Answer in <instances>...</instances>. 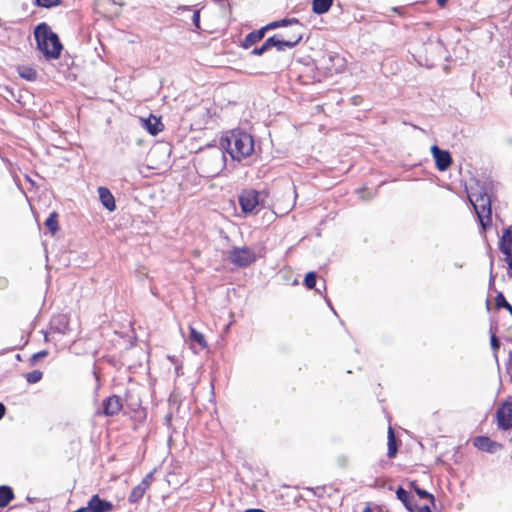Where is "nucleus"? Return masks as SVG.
Returning <instances> with one entry per match:
<instances>
[{
	"mask_svg": "<svg viewBox=\"0 0 512 512\" xmlns=\"http://www.w3.org/2000/svg\"><path fill=\"white\" fill-rule=\"evenodd\" d=\"M158 152H160L164 158H168L170 155V148L167 145H160L152 147L148 153V157L153 158Z\"/></svg>",
	"mask_w": 512,
	"mask_h": 512,
	"instance_id": "nucleus-28",
	"label": "nucleus"
},
{
	"mask_svg": "<svg viewBox=\"0 0 512 512\" xmlns=\"http://www.w3.org/2000/svg\"><path fill=\"white\" fill-rule=\"evenodd\" d=\"M50 330L55 333L66 335L70 332L69 319L65 314H58L50 320Z\"/></svg>",
	"mask_w": 512,
	"mask_h": 512,
	"instance_id": "nucleus-13",
	"label": "nucleus"
},
{
	"mask_svg": "<svg viewBox=\"0 0 512 512\" xmlns=\"http://www.w3.org/2000/svg\"><path fill=\"white\" fill-rule=\"evenodd\" d=\"M98 195L102 205L109 211L116 209L115 199L110 190L106 187L98 188Z\"/></svg>",
	"mask_w": 512,
	"mask_h": 512,
	"instance_id": "nucleus-16",
	"label": "nucleus"
},
{
	"mask_svg": "<svg viewBox=\"0 0 512 512\" xmlns=\"http://www.w3.org/2000/svg\"><path fill=\"white\" fill-rule=\"evenodd\" d=\"M499 249L505 255V260L512 257V230L505 228L499 241Z\"/></svg>",
	"mask_w": 512,
	"mask_h": 512,
	"instance_id": "nucleus-14",
	"label": "nucleus"
},
{
	"mask_svg": "<svg viewBox=\"0 0 512 512\" xmlns=\"http://www.w3.org/2000/svg\"><path fill=\"white\" fill-rule=\"evenodd\" d=\"M417 512H431V509L428 505H424L422 507H419Z\"/></svg>",
	"mask_w": 512,
	"mask_h": 512,
	"instance_id": "nucleus-41",
	"label": "nucleus"
},
{
	"mask_svg": "<svg viewBox=\"0 0 512 512\" xmlns=\"http://www.w3.org/2000/svg\"><path fill=\"white\" fill-rule=\"evenodd\" d=\"M149 136L155 137L161 130H146Z\"/></svg>",
	"mask_w": 512,
	"mask_h": 512,
	"instance_id": "nucleus-43",
	"label": "nucleus"
},
{
	"mask_svg": "<svg viewBox=\"0 0 512 512\" xmlns=\"http://www.w3.org/2000/svg\"><path fill=\"white\" fill-rule=\"evenodd\" d=\"M277 22H283L280 27H289L287 30L277 33V35L285 41H292L293 47H295L303 38L302 24L296 18L278 20Z\"/></svg>",
	"mask_w": 512,
	"mask_h": 512,
	"instance_id": "nucleus-6",
	"label": "nucleus"
},
{
	"mask_svg": "<svg viewBox=\"0 0 512 512\" xmlns=\"http://www.w3.org/2000/svg\"><path fill=\"white\" fill-rule=\"evenodd\" d=\"M496 442L486 436H479L474 439V446L482 451L493 452Z\"/></svg>",
	"mask_w": 512,
	"mask_h": 512,
	"instance_id": "nucleus-17",
	"label": "nucleus"
},
{
	"mask_svg": "<svg viewBox=\"0 0 512 512\" xmlns=\"http://www.w3.org/2000/svg\"><path fill=\"white\" fill-rule=\"evenodd\" d=\"M141 121L144 128H159L160 125L163 126L161 118L154 115H150L147 119H141Z\"/></svg>",
	"mask_w": 512,
	"mask_h": 512,
	"instance_id": "nucleus-27",
	"label": "nucleus"
},
{
	"mask_svg": "<svg viewBox=\"0 0 512 512\" xmlns=\"http://www.w3.org/2000/svg\"><path fill=\"white\" fill-rule=\"evenodd\" d=\"M228 258L234 265L246 267L256 260V254L248 247H235L229 252Z\"/></svg>",
	"mask_w": 512,
	"mask_h": 512,
	"instance_id": "nucleus-7",
	"label": "nucleus"
},
{
	"mask_svg": "<svg viewBox=\"0 0 512 512\" xmlns=\"http://www.w3.org/2000/svg\"><path fill=\"white\" fill-rule=\"evenodd\" d=\"M19 75L26 80L33 81L37 78V72L35 69L29 66H23L18 69Z\"/></svg>",
	"mask_w": 512,
	"mask_h": 512,
	"instance_id": "nucleus-25",
	"label": "nucleus"
},
{
	"mask_svg": "<svg viewBox=\"0 0 512 512\" xmlns=\"http://www.w3.org/2000/svg\"><path fill=\"white\" fill-rule=\"evenodd\" d=\"M35 2L38 6L51 8L60 5L61 0H35Z\"/></svg>",
	"mask_w": 512,
	"mask_h": 512,
	"instance_id": "nucleus-32",
	"label": "nucleus"
},
{
	"mask_svg": "<svg viewBox=\"0 0 512 512\" xmlns=\"http://www.w3.org/2000/svg\"><path fill=\"white\" fill-rule=\"evenodd\" d=\"M496 307L506 309L512 316V305L508 303L502 292H498L495 297Z\"/></svg>",
	"mask_w": 512,
	"mask_h": 512,
	"instance_id": "nucleus-26",
	"label": "nucleus"
},
{
	"mask_svg": "<svg viewBox=\"0 0 512 512\" xmlns=\"http://www.w3.org/2000/svg\"><path fill=\"white\" fill-rule=\"evenodd\" d=\"M275 48L278 51H284L286 48L291 49V48H293V42L292 41H285L283 38L279 37L276 34Z\"/></svg>",
	"mask_w": 512,
	"mask_h": 512,
	"instance_id": "nucleus-29",
	"label": "nucleus"
},
{
	"mask_svg": "<svg viewBox=\"0 0 512 512\" xmlns=\"http://www.w3.org/2000/svg\"><path fill=\"white\" fill-rule=\"evenodd\" d=\"M193 24L197 29H200V11L194 10L193 17H192Z\"/></svg>",
	"mask_w": 512,
	"mask_h": 512,
	"instance_id": "nucleus-37",
	"label": "nucleus"
},
{
	"mask_svg": "<svg viewBox=\"0 0 512 512\" xmlns=\"http://www.w3.org/2000/svg\"><path fill=\"white\" fill-rule=\"evenodd\" d=\"M102 406L105 416H115L121 411L123 404L119 396L112 395L103 400Z\"/></svg>",
	"mask_w": 512,
	"mask_h": 512,
	"instance_id": "nucleus-12",
	"label": "nucleus"
},
{
	"mask_svg": "<svg viewBox=\"0 0 512 512\" xmlns=\"http://www.w3.org/2000/svg\"><path fill=\"white\" fill-rule=\"evenodd\" d=\"M25 377L28 383L34 384L42 379L43 373L39 370H33L27 373Z\"/></svg>",
	"mask_w": 512,
	"mask_h": 512,
	"instance_id": "nucleus-30",
	"label": "nucleus"
},
{
	"mask_svg": "<svg viewBox=\"0 0 512 512\" xmlns=\"http://www.w3.org/2000/svg\"><path fill=\"white\" fill-rule=\"evenodd\" d=\"M227 151L234 160H241L249 156L254 150L253 138L246 131H239L227 139Z\"/></svg>",
	"mask_w": 512,
	"mask_h": 512,
	"instance_id": "nucleus-3",
	"label": "nucleus"
},
{
	"mask_svg": "<svg viewBox=\"0 0 512 512\" xmlns=\"http://www.w3.org/2000/svg\"><path fill=\"white\" fill-rule=\"evenodd\" d=\"M6 407L3 403H0V419L5 415Z\"/></svg>",
	"mask_w": 512,
	"mask_h": 512,
	"instance_id": "nucleus-42",
	"label": "nucleus"
},
{
	"mask_svg": "<svg viewBox=\"0 0 512 512\" xmlns=\"http://www.w3.org/2000/svg\"><path fill=\"white\" fill-rule=\"evenodd\" d=\"M397 498L404 504V506L410 511L413 512V507L411 505V495L402 487H399L396 491Z\"/></svg>",
	"mask_w": 512,
	"mask_h": 512,
	"instance_id": "nucleus-22",
	"label": "nucleus"
},
{
	"mask_svg": "<svg viewBox=\"0 0 512 512\" xmlns=\"http://www.w3.org/2000/svg\"><path fill=\"white\" fill-rule=\"evenodd\" d=\"M317 275L315 272H309L305 276L304 284L308 289H313L316 285Z\"/></svg>",
	"mask_w": 512,
	"mask_h": 512,
	"instance_id": "nucleus-31",
	"label": "nucleus"
},
{
	"mask_svg": "<svg viewBox=\"0 0 512 512\" xmlns=\"http://www.w3.org/2000/svg\"><path fill=\"white\" fill-rule=\"evenodd\" d=\"M370 511H371V510H370V508H369V507H367V508H365V509H364V511H363V512H370Z\"/></svg>",
	"mask_w": 512,
	"mask_h": 512,
	"instance_id": "nucleus-46",
	"label": "nucleus"
},
{
	"mask_svg": "<svg viewBox=\"0 0 512 512\" xmlns=\"http://www.w3.org/2000/svg\"><path fill=\"white\" fill-rule=\"evenodd\" d=\"M88 505L92 512H109L113 509V504L110 501L101 499L97 494L89 499Z\"/></svg>",
	"mask_w": 512,
	"mask_h": 512,
	"instance_id": "nucleus-15",
	"label": "nucleus"
},
{
	"mask_svg": "<svg viewBox=\"0 0 512 512\" xmlns=\"http://www.w3.org/2000/svg\"><path fill=\"white\" fill-rule=\"evenodd\" d=\"M334 0H313L312 11L315 14H324L329 11Z\"/></svg>",
	"mask_w": 512,
	"mask_h": 512,
	"instance_id": "nucleus-18",
	"label": "nucleus"
},
{
	"mask_svg": "<svg viewBox=\"0 0 512 512\" xmlns=\"http://www.w3.org/2000/svg\"><path fill=\"white\" fill-rule=\"evenodd\" d=\"M499 428L509 430L512 428V402H504L496 412Z\"/></svg>",
	"mask_w": 512,
	"mask_h": 512,
	"instance_id": "nucleus-10",
	"label": "nucleus"
},
{
	"mask_svg": "<svg viewBox=\"0 0 512 512\" xmlns=\"http://www.w3.org/2000/svg\"><path fill=\"white\" fill-rule=\"evenodd\" d=\"M282 23L283 22H270L261 29L248 33L241 42V47L244 49L252 47L264 38L266 31L279 28Z\"/></svg>",
	"mask_w": 512,
	"mask_h": 512,
	"instance_id": "nucleus-8",
	"label": "nucleus"
},
{
	"mask_svg": "<svg viewBox=\"0 0 512 512\" xmlns=\"http://www.w3.org/2000/svg\"><path fill=\"white\" fill-rule=\"evenodd\" d=\"M47 355H48V352H47L46 350H42V351H40V352H38V353L33 354V355H32V358H31L32 363H34V362H35L37 359H39V358H44V357H46Z\"/></svg>",
	"mask_w": 512,
	"mask_h": 512,
	"instance_id": "nucleus-39",
	"label": "nucleus"
},
{
	"mask_svg": "<svg viewBox=\"0 0 512 512\" xmlns=\"http://www.w3.org/2000/svg\"><path fill=\"white\" fill-rule=\"evenodd\" d=\"M94 11L104 18L112 19L119 14L120 6L115 0H95Z\"/></svg>",
	"mask_w": 512,
	"mask_h": 512,
	"instance_id": "nucleus-9",
	"label": "nucleus"
},
{
	"mask_svg": "<svg viewBox=\"0 0 512 512\" xmlns=\"http://www.w3.org/2000/svg\"><path fill=\"white\" fill-rule=\"evenodd\" d=\"M275 43H276V34L267 38L263 45L265 48H267L268 50L271 48V47H275Z\"/></svg>",
	"mask_w": 512,
	"mask_h": 512,
	"instance_id": "nucleus-35",
	"label": "nucleus"
},
{
	"mask_svg": "<svg viewBox=\"0 0 512 512\" xmlns=\"http://www.w3.org/2000/svg\"><path fill=\"white\" fill-rule=\"evenodd\" d=\"M189 339L192 343L198 344L202 349H205L207 347V342L205 340L204 335L201 332H198L192 326L189 327Z\"/></svg>",
	"mask_w": 512,
	"mask_h": 512,
	"instance_id": "nucleus-19",
	"label": "nucleus"
},
{
	"mask_svg": "<svg viewBox=\"0 0 512 512\" xmlns=\"http://www.w3.org/2000/svg\"><path fill=\"white\" fill-rule=\"evenodd\" d=\"M316 291H317L318 293H321V289H320V288H317V289H316Z\"/></svg>",
	"mask_w": 512,
	"mask_h": 512,
	"instance_id": "nucleus-47",
	"label": "nucleus"
},
{
	"mask_svg": "<svg viewBox=\"0 0 512 512\" xmlns=\"http://www.w3.org/2000/svg\"><path fill=\"white\" fill-rule=\"evenodd\" d=\"M13 498L14 493L9 486H0V508L7 506Z\"/></svg>",
	"mask_w": 512,
	"mask_h": 512,
	"instance_id": "nucleus-20",
	"label": "nucleus"
},
{
	"mask_svg": "<svg viewBox=\"0 0 512 512\" xmlns=\"http://www.w3.org/2000/svg\"><path fill=\"white\" fill-rule=\"evenodd\" d=\"M38 48L46 58L56 59L60 56L62 44L58 36L46 23H40L34 31Z\"/></svg>",
	"mask_w": 512,
	"mask_h": 512,
	"instance_id": "nucleus-2",
	"label": "nucleus"
},
{
	"mask_svg": "<svg viewBox=\"0 0 512 512\" xmlns=\"http://www.w3.org/2000/svg\"><path fill=\"white\" fill-rule=\"evenodd\" d=\"M431 153L439 171H446L451 166L452 157L448 151L440 149L437 145H433L431 147Z\"/></svg>",
	"mask_w": 512,
	"mask_h": 512,
	"instance_id": "nucleus-11",
	"label": "nucleus"
},
{
	"mask_svg": "<svg viewBox=\"0 0 512 512\" xmlns=\"http://www.w3.org/2000/svg\"><path fill=\"white\" fill-rule=\"evenodd\" d=\"M396 453H397V444H396L395 435H394L393 429L391 427H389L387 456L389 458H393V457H395Z\"/></svg>",
	"mask_w": 512,
	"mask_h": 512,
	"instance_id": "nucleus-23",
	"label": "nucleus"
},
{
	"mask_svg": "<svg viewBox=\"0 0 512 512\" xmlns=\"http://www.w3.org/2000/svg\"><path fill=\"white\" fill-rule=\"evenodd\" d=\"M468 199L474 208L482 229L485 231L492 224L491 197L488 194V188L476 184L475 187H471Z\"/></svg>",
	"mask_w": 512,
	"mask_h": 512,
	"instance_id": "nucleus-1",
	"label": "nucleus"
},
{
	"mask_svg": "<svg viewBox=\"0 0 512 512\" xmlns=\"http://www.w3.org/2000/svg\"><path fill=\"white\" fill-rule=\"evenodd\" d=\"M439 7L443 8L446 6L448 0H436Z\"/></svg>",
	"mask_w": 512,
	"mask_h": 512,
	"instance_id": "nucleus-44",
	"label": "nucleus"
},
{
	"mask_svg": "<svg viewBox=\"0 0 512 512\" xmlns=\"http://www.w3.org/2000/svg\"><path fill=\"white\" fill-rule=\"evenodd\" d=\"M490 343L492 349L496 352L500 347V341L494 333L491 335Z\"/></svg>",
	"mask_w": 512,
	"mask_h": 512,
	"instance_id": "nucleus-36",
	"label": "nucleus"
},
{
	"mask_svg": "<svg viewBox=\"0 0 512 512\" xmlns=\"http://www.w3.org/2000/svg\"><path fill=\"white\" fill-rule=\"evenodd\" d=\"M46 227L54 235L58 231V214L56 212L50 213L45 221Z\"/></svg>",
	"mask_w": 512,
	"mask_h": 512,
	"instance_id": "nucleus-24",
	"label": "nucleus"
},
{
	"mask_svg": "<svg viewBox=\"0 0 512 512\" xmlns=\"http://www.w3.org/2000/svg\"><path fill=\"white\" fill-rule=\"evenodd\" d=\"M505 261H506V262H507V264H508V268H509V270L511 271V276H512V257H511V258H509V259H507V260H505Z\"/></svg>",
	"mask_w": 512,
	"mask_h": 512,
	"instance_id": "nucleus-45",
	"label": "nucleus"
},
{
	"mask_svg": "<svg viewBox=\"0 0 512 512\" xmlns=\"http://www.w3.org/2000/svg\"><path fill=\"white\" fill-rule=\"evenodd\" d=\"M153 481V472L148 473L140 482L142 485H144L147 489L150 487L151 483Z\"/></svg>",
	"mask_w": 512,
	"mask_h": 512,
	"instance_id": "nucleus-34",
	"label": "nucleus"
},
{
	"mask_svg": "<svg viewBox=\"0 0 512 512\" xmlns=\"http://www.w3.org/2000/svg\"><path fill=\"white\" fill-rule=\"evenodd\" d=\"M225 166V153L216 149L212 153L202 156L198 161V171L202 176L213 178L219 175Z\"/></svg>",
	"mask_w": 512,
	"mask_h": 512,
	"instance_id": "nucleus-4",
	"label": "nucleus"
},
{
	"mask_svg": "<svg viewBox=\"0 0 512 512\" xmlns=\"http://www.w3.org/2000/svg\"><path fill=\"white\" fill-rule=\"evenodd\" d=\"M492 269H493V260H491L490 262V285H492L494 283V275L492 274Z\"/></svg>",
	"mask_w": 512,
	"mask_h": 512,
	"instance_id": "nucleus-40",
	"label": "nucleus"
},
{
	"mask_svg": "<svg viewBox=\"0 0 512 512\" xmlns=\"http://www.w3.org/2000/svg\"><path fill=\"white\" fill-rule=\"evenodd\" d=\"M265 197L263 192L252 188L242 190L238 196L242 212L246 215L257 214L265 207Z\"/></svg>",
	"mask_w": 512,
	"mask_h": 512,
	"instance_id": "nucleus-5",
	"label": "nucleus"
},
{
	"mask_svg": "<svg viewBox=\"0 0 512 512\" xmlns=\"http://www.w3.org/2000/svg\"><path fill=\"white\" fill-rule=\"evenodd\" d=\"M147 490L148 489L144 485L139 483L137 486H135L132 489V491L128 497V501L130 503H137L144 496V494L146 493Z\"/></svg>",
	"mask_w": 512,
	"mask_h": 512,
	"instance_id": "nucleus-21",
	"label": "nucleus"
},
{
	"mask_svg": "<svg viewBox=\"0 0 512 512\" xmlns=\"http://www.w3.org/2000/svg\"><path fill=\"white\" fill-rule=\"evenodd\" d=\"M268 49L264 47V45L262 44L260 47H256L254 48L252 51H251V54L253 55H256V56H260L262 55L263 53H265Z\"/></svg>",
	"mask_w": 512,
	"mask_h": 512,
	"instance_id": "nucleus-38",
	"label": "nucleus"
},
{
	"mask_svg": "<svg viewBox=\"0 0 512 512\" xmlns=\"http://www.w3.org/2000/svg\"><path fill=\"white\" fill-rule=\"evenodd\" d=\"M415 492L420 498H427L431 501V503H434V496L427 492L426 490L421 489L419 487H415Z\"/></svg>",
	"mask_w": 512,
	"mask_h": 512,
	"instance_id": "nucleus-33",
	"label": "nucleus"
}]
</instances>
